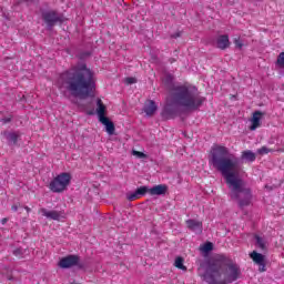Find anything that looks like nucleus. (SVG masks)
Listing matches in <instances>:
<instances>
[{"label": "nucleus", "instance_id": "5701e85b", "mask_svg": "<svg viewBox=\"0 0 284 284\" xmlns=\"http://www.w3.org/2000/svg\"><path fill=\"white\" fill-rule=\"evenodd\" d=\"M257 152L263 156L264 154H270V152H272V149H267V146H262L257 150Z\"/></svg>", "mask_w": 284, "mask_h": 284}, {"label": "nucleus", "instance_id": "a878e982", "mask_svg": "<svg viewBox=\"0 0 284 284\" xmlns=\"http://www.w3.org/2000/svg\"><path fill=\"white\" fill-rule=\"evenodd\" d=\"M13 254H14V256H21V254H23V252L21 251V248H16L13 251Z\"/></svg>", "mask_w": 284, "mask_h": 284}, {"label": "nucleus", "instance_id": "f704fd0d", "mask_svg": "<svg viewBox=\"0 0 284 284\" xmlns=\"http://www.w3.org/2000/svg\"><path fill=\"white\" fill-rule=\"evenodd\" d=\"M173 61H175L174 59H170V63H172Z\"/></svg>", "mask_w": 284, "mask_h": 284}, {"label": "nucleus", "instance_id": "a211bd4d", "mask_svg": "<svg viewBox=\"0 0 284 284\" xmlns=\"http://www.w3.org/2000/svg\"><path fill=\"white\" fill-rule=\"evenodd\" d=\"M97 114L99 116V121L108 119V116H105V104H103V101L101 99L97 100Z\"/></svg>", "mask_w": 284, "mask_h": 284}, {"label": "nucleus", "instance_id": "0eeeda50", "mask_svg": "<svg viewBox=\"0 0 284 284\" xmlns=\"http://www.w3.org/2000/svg\"><path fill=\"white\" fill-rule=\"evenodd\" d=\"M81 261V257L79 255H68L65 257H62L59 262V267L62 270H70V267H79V270H83V264L79 263Z\"/></svg>", "mask_w": 284, "mask_h": 284}, {"label": "nucleus", "instance_id": "412c9836", "mask_svg": "<svg viewBox=\"0 0 284 284\" xmlns=\"http://www.w3.org/2000/svg\"><path fill=\"white\" fill-rule=\"evenodd\" d=\"M175 267H178V270H185V266L183 265V257L175 258Z\"/></svg>", "mask_w": 284, "mask_h": 284}, {"label": "nucleus", "instance_id": "72a5a7b5", "mask_svg": "<svg viewBox=\"0 0 284 284\" xmlns=\"http://www.w3.org/2000/svg\"><path fill=\"white\" fill-rule=\"evenodd\" d=\"M7 221H8V219H3V220H2V223H6Z\"/></svg>", "mask_w": 284, "mask_h": 284}, {"label": "nucleus", "instance_id": "f3484780", "mask_svg": "<svg viewBox=\"0 0 284 284\" xmlns=\"http://www.w3.org/2000/svg\"><path fill=\"white\" fill-rule=\"evenodd\" d=\"M3 134L9 145H17V142L19 141V133L4 131Z\"/></svg>", "mask_w": 284, "mask_h": 284}, {"label": "nucleus", "instance_id": "b1692460", "mask_svg": "<svg viewBox=\"0 0 284 284\" xmlns=\"http://www.w3.org/2000/svg\"><path fill=\"white\" fill-rule=\"evenodd\" d=\"M133 156H138V159H148V155L140 151H132Z\"/></svg>", "mask_w": 284, "mask_h": 284}, {"label": "nucleus", "instance_id": "4be33fe9", "mask_svg": "<svg viewBox=\"0 0 284 284\" xmlns=\"http://www.w3.org/2000/svg\"><path fill=\"white\" fill-rule=\"evenodd\" d=\"M276 63L280 68H284V52H281L278 54Z\"/></svg>", "mask_w": 284, "mask_h": 284}, {"label": "nucleus", "instance_id": "39448f33", "mask_svg": "<svg viewBox=\"0 0 284 284\" xmlns=\"http://www.w3.org/2000/svg\"><path fill=\"white\" fill-rule=\"evenodd\" d=\"M72 181V175L68 172L60 173L49 184V190L55 194H61L68 190V185Z\"/></svg>", "mask_w": 284, "mask_h": 284}, {"label": "nucleus", "instance_id": "2f4dec72", "mask_svg": "<svg viewBox=\"0 0 284 284\" xmlns=\"http://www.w3.org/2000/svg\"><path fill=\"white\" fill-rule=\"evenodd\" d=\"M24 210H26L27 212H30V207H29V206H24Z\"/></svg>", "mask_w": 284, "mask_h": 284}, {"label": "nucleus", "instance_id": "aec40b11", "mask_svg": "<svg viewBox=\"0 0 284 284\" xmlns=\"http://www.w3.org/2000/svg\"><path fill=\"white\" fill-rule=\"evenodd\" d=\"M202 252H212V250H214V244H212V242H207L205 243L202 247H201Z\"/></svg>", "mask_w": 284, "mask_h": 284}, {"label": "nucleus", "instance_id": "ddd939ff", "mask_svg": "<svg viewBox=\"0 0 284 284\" xmlns=\"http://www.w3.org/2000/svg\"><path fill=\"white\" fill-rule=\"evenodd\" d=\"M42 216L50 219L51 221H61V212L59 211H48L47 209H40Z\"/></svg>", "mask_w": 284, "mask_h": 284}, {"label": "nucleus", "instance_id": "c85d7f7f", "mask_svg": "<svg viewBox=\"0 0 284 284\" xmlns=\"http://www.w3.org/2000/svg\"><path fill=\"white\" fill-rule=\"evenodd\" d=\"M11 210H12V212H17V211L19 210V205L13 204V205L11 206Z\"/></svg>", "mask_w": 284, "mask_h": 284}, {"label": "nucleus", "instance_id": "6e6552de", "mask_svg": "<svg viewBox=\"0 0 284 284\" xmlns=\"http://www.w3.org/2000/svg\"><path fill=\"white\" fill-rule=\"evenodd\" d=\"M250 258H252L254 265H257L258 272H267V262L265 261V255L253 251L250 254Z\"/></svg>", "mask_w": 284, "mask_h": 284}, {"label": "nucleus", "instance_id": "9d476101", "mask_svg": "<svg viewBox=\"0 0 284 284\" xmlns=\"http://www.w3.org/2000/svg\"><path fill=\"white\" fill-rule=\"evenodd\" d=\"M150 192V187L148 186H140L139 189L135 190L133 193H128L126 199L128 201H136L139 196H145Z\"/></svg>", "mask_w": 284, "mask_h": 284}, {"label": "nucleus", "instance_id": "c756f323", "mask_svg": "<svg viewBox=\"0 0 284 284\" xmlns=\"http://www.w3.org/2000/svg\"><path fill=\"white\" fill-rule=\"evenodd\" d=\"M172 37L173 39H179V37H181V33H174Z\"/></svg>", "mask_w": 284, "mask_h": 284}, {"label": "nucleus", "instance_id": "9b49d317", "mask_svg": "<svg viewBox=\"0 0 284 284\" xmlns=\"http://www.w3.org/2000/svg\"><path fill=\"white\" fill-rule=\"evenodd\" d=\"M186 225L191 232H195V234H201L203 232V222L196 220H187Z\"/></svg>", "mask_w": 284, "mask_h": 284}, {"label": "nucleus", "instance_id": "f8f14e48", "mask_svg": "<svg viewBox=\"0 0 284 284\" xmlns=\"http://www.w3.org/2000/svg\"><path fill=\"white\" fill-rule=\"evenodd\" d=\"M166 192H168V185L165 184H159L149 189V194H151V196H162Z\"/></svg>", "mask_w": 284, "mask_h": 284}, {"label": "nucleus", "instance_id": "bb28decb", "mask_svg": "<svg viewBox=\"0 0 284 284\" xmlns=\"http://www.w3.org/2000/svg\"><path fill=\"white\" fill-rule=\"evenodd\" d=\"M242 159H250V151H243Z\"/></svg>", "mask_w": 284, "mask_h": 284}, {"label": "nucleus", "instance_id": "7ed1b4c3", "mask_svg": "<svg viewBox=\"0 0 284 284\" xmlns=\"http://www.w3.org/2000/svg\"><path fill=\"white\" fill-rule=\"evenodd\" d=\"M58 88L67 99H90L97 92V79L88 65L80 64L60 74Z\"/></svg>", "mask_w": 284, "mask_h": 284}, {"label": "nucleus", "instance_id": "393cba45", "mask_svg": "<svg viewBox=\"0 0 284 284\" xmlns=\"http://www.w3.org/2000/svg\"><path fill=\"white\" fill-rule=\"evenodd\" d=\"M124 83H126V85H132L136 83V78H125Z\"/></svg>", "mask_w": 284, "mask_h": 284}, {"label": "nucleus", "instance_id": "20e7f679", "mask_svg": "<svg viewBox=\"0 0 284 284\" xmlns=\"http://www.w3.org/2000/svg\"><path fill=\"white\" fill-rule=\"evenodd\" d=\"M197 265V275L207 284L234 283L241 276L239 265L223 254H217L210 260H199Z\"/></svg>", "mask_w": 284, "mask_h": 284}, {"label": "nucleus", "instance_id": "7c9ffc66", "mask_svg": "<svg viewBox=\"0 0 284 284\" xmlns=\"http://www.w3.org/2000/svg\"><path fill=\"white\" fill-rule=\"evenodd\" d=\"M10 121H12L10 118L3 119V123H10Z\"/></svg>", "mask_w": 284, "mask_h": 284}, {"label": "nucleus", "instance_id": "473e14b6", "mask_svg": "<svg viewBox=\"0 0 284 284\" xmlns=\"http://www.w3.org/2000/svg\"><path fill=\"white\" fill-rule=\"evenodd\" d=\"M20 1H24L26 3H29V1H34V0H20Z\"/></svg>", "mask_w": 284, "mask_h": 284}, {"label": "nucleus", "instance_id": "f257e3e1", "mask_svg": "<svg viewBox=\"0 0 284 284\" xmlns=\"http://www.w3.org/2000/svg\"><path fill=\"white\" fill-rule=\"evenodd\" d=\"M209 163L222 174L229 187V196L236 201L240 210L247 214L250 207V189L241 176L239 159L230 153V149L223 145H213L209 156Z\"/></svg>", "mask_w": 284, "mask_h": 284}, {"label": "nucleus", "instance_id": "4468645a", "mask_svg": "<svg viewBox=\"0 0 284 284\" xmlns=\"http://www.w3.org/2000/svg\"><path fill=\"white\" fill-rule=\"evenodd\" d=\"M216 48L220 50H227V48H230V37H227V34L217 37Z\"/></svg>", "mask_w": 284, "mask_h": 284}, {"label": "nucleus", "instance_id": "1a4fd4ad", "mask_svg": "<svg viewBox=\"0 0 284 284\" xmlns=\"http://www.w3.org/2000/svg\"><path fill=\"white\" fill-rule=\"evenodd\" d=\"M263 116H265V113L262 111L253 112V115L251 118V125H250L251 131L258 130V128H261L262 125L261 121H263Z\"/></svg>", "mask_w": 284, "mask_h": 284}, {"label": "nucleus", "instance_id": "6ab92c4d", "mask_svg": "<svg viewBox=\"0 0 284 284\" xmlns=\"http://www.w3.org/2000/svg\"><path fill=\"white\" fill-rule=\"evenodd\" d=\"M255 239V246L258 247V250H261L262 252H265V250H267V246H265V240H263V237H261L260 235H254Z\"/></svg>", "mask_w": 284, "mask_h": 284}, {"label": "nucleus", "instance_id": "f03ea898", "mask_svg": "<svg viewBox=\"0 0 284 284\" xmlns=\"http://www.w3.org/2000/svg\"><path fill=\"white\" fill-rule=\"evenodd\" d=\"M169 95L166 97V104L162 111L163 119H176L181 116L183 110L185 112H196L205 103V97L199 93L196 87L185 84H174V75L166 73L162 79Z\"/></svg>", "mask_w": 284, "mask_h": 284}, {"label": "nucleus", "instance_id": "423d86ee", "mask_svg": "<svg viewBox=\"0 0 284 284\" xmlns=\"http://www.w3.org/2000/svg\"><path fill=\"white\" fill-rule=\"evenodd\" d=\"M42 20L48 30H52L57 23H63V14L57 12L55 10H45L42 12Z\"/></svg>", "mask_w": 284, "mask_h": 284}, {"label": "nucleus", "instance_id": "dca6fc26", "mask_svg": "<svg viewBox=\"0 0 284 284\" xmlns=\"http://www.w3.org/2000/svg\"><path fill=\"white\" fill-rule=\"evenodd\" d=\"M100 123H102V125L105 126L108 134H110V135L114 134V131L116 129L114 126V122L110 121L109 118H102V120H100Z\"/></svg>", "mask_w": 284, "mask_h": 284}, {"label": "nucleus", "instance_id": "2eb2a0df", "mask_svg": "<svg viewBox=\"0 0 284 284\" xmlns=\"http://www.w3.org/2000/svg\"><path fill=\"white\" fill-rule=\"evenodd\" d=\"M159 110V106H156V102L153 100H149L148 103L144 104V112L146 116H152L154 115V112Z\"/></svg>", "mask_w": 284, "mask_h": 284}, {"label": "nucleus", "instance_id": "cd10ccee", "mask_svg": "<svg viewBox=\"0 0 284 284\" xmlns=\"http://www.w3.org/2000/svg\"><path fill=\"white\" fill-rule=\"evenodd\" d=\"M256 160V155L253 152H250V161H255Z\"/></svg>", "mask_w": 284, "mask_h": 284}]
</instances>
